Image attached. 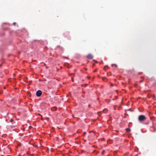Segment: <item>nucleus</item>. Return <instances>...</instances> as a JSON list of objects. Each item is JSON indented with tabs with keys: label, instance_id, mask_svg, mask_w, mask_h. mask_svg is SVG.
<instances>
[{
	"label": "nucleus",
	"instance_id": "obj_13",
	"mask_svg": "<svg viewBox=\"0 0 156 156\" xmlns=\"http://www.w3.org/2000/svg\"><path fill=\"white\" fill-rule=\"evenodd\" d=\"M104 153V151H103L102 152V153L103 154Z\"/></svg>",
	"mask_w": 156,
	"mask_h": 156
},
{
	"label": "nucleus",
	"instance_id": "obj_17",
	"mask_svg": "<svg viewBox=\"0 0 156 156\" xmlns=\"http://www.w3.org/2000/svg\"><path fill=\"white\" fill-rule=\"evenodd\" d=\"M105 78V77H103V79H104V78Z\"/></svg>",
	"mask_w": 156,
	"mask_h": 156
},
{
	"label": "nucleus",
	"instance_id": "obj_5",
	"mask_svg": "<svg viewBox=\"0 0 156 156\" xmlns=\"http://www.w3.org/2000/svg\"><path fill=\"white\" fill-rule=\"evenodd\" d=\"M114 65H115V66L116 67H117V65L115 64H113L112 65V66H114Z\"/></svg>",
	"mask_w": 156,
	"mask_h": 156
},
{
	"label": "nucleus",
	"instance_id": "obj_12",
	"mask_svg": "<svg viewBox=\"0 0 156 156\" xmlns=\"http://www.w3.org/2000/svg\"><path fill=\"white\" fill-rule=\"evenodd\" d=\"M16 24V23H13V24L14 25H15Z\"/></svg>",
	"mask_w": 156,
	"mask_h": 156
},
{
	"label": "nucleus",
	"instance_id": "obj_10",
	"mask_svg": "<svg viewBox=\"0 0 156 156\" xmlns=\"http://www.w3.org/2000/svg\"><path fill=\"white\" fill-rule=\"evenodd\" d=\"M93 61H95V62L96 63H98V62L97 61H96V60H93Z\"/></svg>",
	"mask_w": 156,
	"mask_h": 156
},
{
	"label": "nucleus",
	"instance_id": "obj_14",
	"mask_svg": "<svg viewBox=\"0 0 156 156\" xmlns=\"http://www.w3.org/2000/svg\"><path fill=\"white\" fill-rule=\"evenodd\" d=\"M73 74L74 75V74H73V73H72L71 74V75H73Z\"/></svg>",
	"mask_w": 156,
	"mask_h": 156
},
{
	"label": "nucleus",
	"instance_id": "obj_1",
	"mask_svg": "<svg viewBox=\"0 0 156 156\" xmlns=\"http://www.w3.org/2000/svg\"><path fill=\"white\" fill-rule=\"evenodd\" d=\"M138 119L139 121L140 122H142L145 120L146 119V118L144 115H140L138 117Z\"/></svg>",
	"mask_w": 156,
	"mask_h": 156
},
{
	"label": "nucleus",
	"instance_id": "obj_11",
	"mask_svg": "<svg viewBox=\"0 0 156 156\" xmlns=\"http://www.w3.org/2000/svg\"><path fill=\"white\" fill-rule=\"evenodd\" d=\"M71 79H72V81L73 82L74 81H73V77H72L71 78Z\"/></svg>",
	"mask_w": 156,
	"mask_h": 156
},
{
	"label": "nucleus",
	"instance_id": "obj_15",
	"mask_svg": "<svg viewBox=\"0 0 156 156\" xmlns=\"http://www.w3.org/2000/svg\"><path fill=\"white\" fill-rule=\"evenodd\" d=\"M96 70H95L94 71V72H96Z\"/></svg>",
	"mask_w": 156,
	"mask_h": 156
},
{
	"label": "nucleus",
	"instance_id": "obj_8",
	"mask_svg": "<svg viewBox=\"0 0 156 156\" xmlns=\"http://www.w3.org/2000/svg\"><path fill=\"white\" fill-rule=\"evenodd\" d=\"M13 119H10V122H13Z\"/></svg>",
	"mask_w": 156,
	"mask_h": 156
},
{
	"label": "nucleus",
	"instance_id": "obj_7",
	"mask_svg": "<svg viewBox=\"0 0 156 156\" xmlns=\"http://www.w3.org/2000/svg\"><path fill=\"white\" fill-rule=\"evenodd\" d=\"M86 134V133L85 132H84L83 133V136H84Z\"/></svg>",
	"mask_w": 156,
	"mask_h": 156
},
{
	"label": "nucleus",
	"instance_id": "obj_2",
	"mask_svg": "<svg viewBox=\"0 0 156 156\" xmlns=\"http://www.w3.org/2000/svg\"><path fill=\"white\" fill-rule=\"evenodd\" d=\"M42 94V91L40 90H38L36 93V95L37 97L40 96Z\"/></svg>",
	"mask_w": 156,
	"mask_h": 156
},
{
	"label": "nucleus",
	"instance_id": "obj_6",
	"mask_svg": "<svg viewBox=\"0 0 156 156\" xmlns=\"http://www.w3.org/2000/svg\"><path fill=\"white\" fill-rule=\"evenodd\" d=\"M108 67V66H107V65L105 66V68H104V70H105V68L106 67Z\"/></svg>",
	"mask_w": 156,
	"mask_h": 156
},
{
	"label": "nucleus",
	"instance_id": "obj_9",
	"mask_svg": "<svg viewBox=\"0 0 156 156\" xmlns=\"http://www.w3.org/2000/svg\"><path fill=\"white\" fill-rule=\"evenodd\" d=\"M127 111H132V110L131 108L128 109L127 110Z\"/></svg>",
	"mask_w": 156,
	"mask_h": 156
},
{
	"label": "nucleus",
	"instance_id": "obj_3",
	"mask_svg": "<svg viewBox=\"0 0 156 156\" xmlns=\"http://www.w3.org/2000/svg\"><path fill=\"white\" fill-rule=\"evenodd\" d=\"M93 57V56L90 54H89L87 56V58L88 59H92Z\"/></svg>",
	"mask_w": 156,
	"mask_h": 156
},
{
	"label": "nucleus",
	"instance_id": "obj_16",
	"mask_svg": "<svg viewBox=\"0 0 156 156\" xmlns=\"http://www.w3.org/2000/svg\"><path fill=\"white\" fill-rule=\"evenodd\" d=\"M111 85L112 86H113V85L112 84Z\"/></svg>",
	"mask_w": 156,
	"mask_h": 156
},
{
	"label": "nucleus",
	"instance_id": "obj_4",
	"mask_svg": "<svg viewBox=\"0 0 156 156\" xmlns=\"http://www.w3.org/2000/svg\"><path fill=\"white\" fill-rule=\"evenodd\" d=\"M130 130H131L129 128H127L126 129V132H129L130 131Z\"/></svg>",
	"mask_w": 156,
	"mask_h": 156
}]
</instances>
